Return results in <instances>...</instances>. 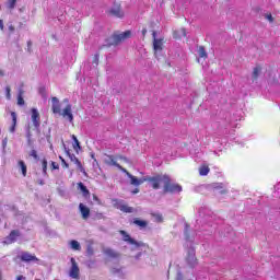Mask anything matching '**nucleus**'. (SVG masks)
I'll list each match as a JSON object with an SVG mask.
<instances>
[{
  "mask_svg": "<svg viewBox=\"0 0 280 280\" xmlns=\"http://www.w3.org/2000/svg\"><path fill=\"white\" fill-rule=\"evenodd\" d=\"M167 175L158 174L155 176H144V183H150L153 189H161V183L165 185Z\"/></svg>",
  "mask_w": 280,
  "mask_h": 280,
  "instance_id": "1",
  "label": "nucleus"
},
{
  "mask_svg": "<svg viewBox=\"0 0 280 280\" xmlns=\"http://www.w3.org/2000/svg\"><path fill=\"white\" fill-rule=\"evenodd\" d=\"M26 139H32V131L30 129L26 131Z\"/></svg>",
  "mask_w": 280,
  "mask_h": 280,
  "instance_id": "48",
  "label": "nucleus"
},
{
  "mask_svg": "<svg viewBox=\"0 0 280 280\" xmlns=\"http://www.w3.org/2000/svg\"><path fill=\"white\" fill-rule=\"evenodd\" d=\"M266 19H268L270 23H272V21H275V19L272 18V14H267Z\"/></svg>",
  "mask_w": 280,
  "mask_h": 280,
  "instance_id": "47",
  "label": "nucleus"
},
{
  "mask_svg": "<svg viewBox=\"0 0 280 280\" xmlns=\"http://www.w3.org/2000/svg\"><path fill=\"white\" fill-rule=\"evenodd\" d=\"M27 144H28V145H32V138H28V139H27Z\"/></svg>",
  "mask_w": 280,
  "mask_h": 280,
  "instance_id": "57",
  "label": "nucleus"
},
{
  "mask_svg": "<svg viewBox=\"0 0 280 280\" xmlns=\"http://www.w3.org/2000/svg\"><path fill=\"white\" fill-rule=\"evenodd\" d=\"M94 254H95V252L93 249V245H88V247H86V256L88 257H93Z\"/></svg>",
  "mask_w": 280,
  "mask_h": 280,
  "instance_id": "32",
  "label": "nucleus"
},
{
  "mask_svg": "<svg viewBox=\"0 0 280 280\" xmlns=\"http://www.w3.org/2000/svg\"><path fill=\"white\" fill-rule=\"evenodd\" d=\"M59 159H60L63 167H69V163H67V161H65V159L62 156H59Z\"/></svg>",
  "mask_w": 280,
  "mask_h": 280,
  "instance_id": "40",
  "label": "nucleus"
},
{
  "mask_svg": "<svg viewBox=\"0 0 280 280\" xmlns=\"http://www.w3.org/2000/svg\"><path fill=\"white\" fill-rule=\"evenodd\" d=\"M3 75H5V72H3V70L0 69V78H3Z\"/></svg>",
  "mask_w": 280,
  "mask_h": 280,
  "instance_id": "54",
  "label": "nucleus"
},
{
  "mask_svg": "<svg viewBox=\"0 0 280 280\" xmlns=\"http://www.w3.org/2000/svg\"><path fill=\"white\" fill-rule=\"evenodd\" d=\"M143 254L140 252V253H138L136 256H135V259H141V256H142Z\"/></svg>",
  "mask_w": 280,
  "mask_h": 280,
  "instance_id": "50",
  "label": "nucleus"
},
{
  "mask_svg": "<svg viewBox=\"0 0 280 280\" xmlns=\"http://www.w3.org/2000/svg\"><path fill=\"white\" fill-rule=\"evenodd\" d=\"M16 280H25V276H19Z\"/></svg>",
  "mask_w": 280,
  "mask_h": 280,
  "instance_id": "53",
  "label": "nucleus"
},
{
  "mask_svg": "<svg viewBox=\"0 0 280 280\" xmlns=\"http://www.w3.org/2000/svg\"><path fill=\"white\" fill-rule=\"evenodd\" d=\"M77 167L80 170V173H81V174H84L85 176H89V175L86 174V170H84V167L82 166V162H79V163L77 164Z\"/></svg>",
  "mask_w": 280,
  "mask_h": 280,
  "instance_id": "35",
  "label": "nucleus"
},
{
  "mask_svg": "<svg viewBox=\"0 0 280 280\" xmlns=\"http://www.w3.org/2000/svg\"><path fill=\"white\" fill-rule=\"evenodd\" d=\"M21 237V231L20 230H12L10 234L4 238L5 244H14Z\"/></svg>",
  "mask_w": 280,
  "mask_h": 280,
  "instance_id": "10",
  "label": "nucleus"
},
{
  "mask_svg": "<svg viewBox=\"0 0 280 280\" xmlns=\"http://www.w3.org/2000/svg\"><path fill=\"white\" fill-rule=\"evenodd\" d=\"M163 191L164 194H180V191H183V186L178 184H172V179L167 175L164 182Z\"/></svg>",
  "mask_w": 280,
  "mask_h": 280,
  "instance_id": "2",
  "label": "nucleus"
},
{
  "mask_svg": "<svg viewBox=\"0 0 280 280\" xmlns=\"http://www.w3.org/2000/svg\"><path fill=\"white\" fill-rule=\"evenodd\" d=\"M72 148L73 150H75V152H78V150H82V147L80 145V140H78V137H75V135H72Z\"/></svg>",
  "mask_w": 280,
  "mask_h": 280,
  "instance_id": "24",
  "label": "nucleus"
},
{
  "mask_svg": "<svg viewBox=\"0 0 280 280\" xmlns=\"http://www.w3.org/2000/svg\"><path fill=\"white\" fill-rule=\"evenodd\" d=\"M182 36H187V31L185 28L180 30Z\"/></svg>",
  "mask_w": 280,
  "mask_h": 280,
  "instance_id": "49",
  "label": "nucleus"
},
{
  "mask_svg": "<svg viewBox=\"0 0 280 280\" xmlns=\"http://www.w3.org/2000/svg\"><path fill=\"white\" fill-rule=\"evenodd\" d=\"M202 213H203L202 210H200V211H199V215H202Z\"/></svg>",
  "mask_w": 280,
  "mask_h": 280,
  "instance_id": "61",
  "label": "nucleus"
},
{
  "mask_svg": "<svg viewBox=\"0 0 280 280\" xmlns=\"http://www.w3.org/2000/svg\"><path fill=\"white\" fill-rule=\"evenodd\" d=\"M132 194H139V189L136 188V189L132 191Z\"/></svg>",
  "mask_w": 280,
  "mask_h": 280,
  "instance_id": "58",
  "label": "nucleus"
},
{
  "mask_svg": "<svg viewBox=\"0 0 280 280\" xmlns=\"http://www.w3.org/2000/svg\"><path fill=\"white\" fill-rule=\"evenodd\" d=\"M15 7H16V0H9L8 1L9 10H14Z\"/></svg>",
  "mask_w": 280,
  "mask_h": 280,
  "instance_id": "33",
  "label": "nucleus"
},
{
  "mask_svg": "<svg viewBox=\"0 0 280 280\" xmlns=\"http://www.w3.org/2000/svg\"><path fill=\"white\" fill-rule=\"evenodd\" d=\"M51 167L52 170H59L60 166L58 164H56V162H51Z\"/></svg>",
  "mask_w": 280,
  "mask_h": 280,
  "instance_id": "45",
  "label": "nucleus"
},
{
  "mask_svg": "<svg viewBox=\"0 0 280 280\" xmlns=\"http://www.w3.org/2000/svg\"><path fill=\"white\" fill-rule=\"evenodd\" d=\"M79 211L83 220H89V217L91 215V209H89V207H86L84 203H80Z\"/></svg>",
  "mask_w": 280,
  "mask_h": 280,
  "instance_id": "17",
  "label": "nucleus"
},
{
  "mask_svg": "<svg viewBox=\"0 0 280 280\" xmlns=\"http://www.w3.org/2000/svg\"><path fill=\"white\" fill-rule=\"evenodd\" d=\"M30 156H33V159H35V161H37L38 153L36 152V150H32L31 153H30Z\"/></svg>",
  "mask_w": 280,
  "mask_h": 280,
  "instance_id": "37",
  "label": "nucleus"
},
{
  "mask_svg": "<svg viewBox=\"0 0 280 280\" xmlns=\"http://www.w3.org/2000/svg\"><path fill=\"white\" fill-rule=\"evenodd\" d=\"M32 116L31 119L33 121L34 127L39 130L40 128V114L38 113V109L32 108Z\"/></svg>",
  "mask_w": 280,
  "mask_h": 280,
  "instance_id": "13",
  "label": "nucleus"
},
{
  "mask_svg": "<svg viewBox=\"0 0 280 280\" xmlns=\"http://www.w3.org/2000/svg\"><path fill=\"white\" fill-rule=\"evenodd\" d=\"M103 254L108 259H119L121 257V254H119V252H117L110 247L103 248Z\"/></svg>",
  "mask_w": 280,
  "mask_h": 280,
  "instance_id": "11",
  "label": "nucleus"
},
{
  "mask_svg": "<svg viewBox=\"0 0 280 280\" xmlns=\"http://www.w3.org/2000/svg\"><path fill=\"white\" fill-rule=\"evenodd\" d=\"M118 170H120V172H122L124 174H126V176H128V174H130V172H128V170L124 168L121 165L116 166Z\"/></svg>",
  "mask_w": 280,
  "mask_h": 280,
  "instance_id": "38",
  "label": "nucleus"
},
{
  "mask_svg": "<svg viewBox=\"0 0 280 280\" xmlns=\"http://www.w3.org/2000/svg\"><path fill=\"white\" fill-rule=\"evenodd\" d=\"M104 161H105L106 165H110L113 167H119V163H117V161H115V156H113V155H106Z\"/></svg>",
  "mask_w": 280,
  "mask_h": 280,
  "instance_id": "20",
  "label": "nucleus"
},
{
  "mask_svg": "<svg viewBox=\"0 0 280 280\" xmlns=\"http://www.w3.org/2000/svg\"><path fill=\"white\" fill-rule=\"evenodd\" d=\"M62 145H63V150H65L67 156H69L70 161L72 163H75V165H78V163H80V160L75 156V154L71 153L69 148H67V144H65V142H62Z\"/></svg>",
  "mask_w": 280,
  "mask_h": 280,
  "instance_id": "19",
  "label": "nucleus"
},
{
  "mask_svg": "<svg viewBox=\"0 0 280 280\" xmlns=\"http://www.w3.org/2000/svg\"><path fill=\"white\" fill-rule=\"evenodd\" d=\"M18 105L19 106H25V100H23V90H19L18 94Z\"/></svg>",
  "mask_w": 280,
  "mask_h": 280,
  "instance_id": "28",
  "label": "nucleus"
},
{
  "mask_svg": "<svg viewBox=\"0 0 280 280\" xmlns=\"http://www.w3.org/2000/svg\"><path fill=\"white\" fill-rule=\"evenodd\" d=\"M148 34V28L142 30V36H145Z\"/></svg>",
  "mask_w": 280,
  "mask_h": 280,
  "instance_id": "51",
  "label": "nucleus"
},
{
  "mask_svg": "<svg viewBox=\"0 0 280 280\" xmlns=\"http://www.w3.org/2000/svg\"><path fill=\"white\" fill-rule=\"evenodd\" d=\"M212 189H214L215 191H219V194H221L222 196L224 194H229V190L225 188L224 184L222 183H213L211 185Z\"/></svg>",
  "mask_w": 280,
  "mask_h": 280,
  "instance_id": "18",
  "label": "nucleus"
},
{
  "mask_svg": "<svg viewBox=\"0 0 280 280\" xmlns=\"http://www.w3.org/2000/svg\"><path fill=\"white\" fill-rule=\"evenodd\" d=\"M198 56L199 58H203V59L208 58L207 50H205V46H200L198 48Z\"/></svg>",
  "mask_w": 280,
  "mask_h": 280,
  "instance_id": "29",
  "label": "nucleus"
},
{
  "mask_svg": "<svg viewBox=\"0 0 280 280\" xmlns=\"http://www.w3.org/2000/svg\"><path fill=\"white\" fill-rule=\"evenodd\" d=\"M0 30H3V20H0Z\"/></svg>",
  "mask_w": 280,
  "mask_h": 280,
  "instance_id": "55",
  "label": "nucleus"
},
{
  "mask_svg": "<svg viewBox=\"0 0 280 280\" xmlns=\"http://www.w3.org/2000/svg\"><path fill=\"white\" fill-rule=\"evenodd\" d=\"M112 272L113 275H119V272H121V268H113Z\"/></svg>",
  "mask_w": 280,
  "mask_h": 280,
  "instance_id": "41",
  "label": "nucleus"
},
{
  "mask_svg": "<svg viewBox=\"0 0 280 280\" xmlns=\"http://www.w3.org/2000/svg\"><path fill=\"white\" fill-rule=\"evenodd\" d=\"M127 176L130 178V185H133V187H139L140 185H143V183H145V177L137 178L130 173H127Z\"/></svg>",
  "mask_w": 280,
  "mask_h": 280,
  "instance_id": "16",
  "label": "nucleus"
},
{
  "mask_svg": "<svg viewBox=\"0 0 280 280\" xmlns=\"http://www.w3.org/2000/svg\"><path fill=\"white\" fill-rule=\"evenodd\" d=\"M11 117H12V126L10 127L9 131L16 132V113L12 112Z\"/></svg>",
  "mask_w": 280,
  "mask_h": 280,
  "instance_id": "23",
  "label": "nucleus"
},
{
  "mask_svg": "<svg viewBox=\"0 0 280 280\" xmlns=\"http://www.w3.org/2000/svg\"><path fill=\"white\" fill-rule=\"evenodd\" d=\"M112 16H116V19H124V10H121V4L114 2L113 7L108 11Z\"/></svg>",
  "mask_w": 280,
  "mask_h": 280,
  "instance_id": "7",
  "label": "nucleus"
},
{
  "mask_svg": "<svg viewBox=\"0 0 280 280\" xmlns=\"http://www.w3.org/2000/svg\"><path fill=\"white\" fill-rule=\"evenodd\" d=\"M2 148H3V150H5V148H8V138H4L2 140Z\"/></svg>",
  "mask_w": 280,
  "mask_h": 280,
  "instance_id": "42",
  "label": "nucleus"
},
{
  "mask_svg": "<svg viewBox=\"0 0 280 280\" xmlns=\"http://www.w3.org/2000/svg\"><path fill=\"white\" fill-rule=\"evenodd\" d=\"M184 235H185L187 242H191V238L189 237V224H187V223L185 224Z\"/></svg>",
  "mask_w": 280,
  "mask_h": 280,
  "instance_id": "31",
  "label": "nucleus"
},
{
  "mask_svg": "<svg viewBox=\"0 0 280 280\" xmlns=\"http://www.w3.org/2000/svg\"><path fill=\"white\" fill-rule=\"evenodd\" d=\"M133 224H136V226H140V229H145V226H148V221L133 219Z\"/></svg>",
  "mask_w": 280,
  "mask_h": 280,
  "instance_id": "27",
  "label": "nucleus"
},
{
  "mask_svg": "<svg viewBox=\"0 0 280 280\" xmlns=\"http://www.w3.org/2000/svg\"><path fill=\"white\" fill-rule=\"evenodd\" d=\"M11 91H12V90L10 89L9 85L5 86V97H7V100H12Z\"/></svg>",
  "mask_w": 280,
  "mask_h": 280,
  "instance_id": "34",
  "label": "nucleus"
},
{
  "mask_svg": "<svg viewBox=\"0 0 280 280\" xmlns=\"http://www.w3.org/2000/svg\"><path fill=\"white\" fill-rule=\"evenodd\" d=\"M51 110L54 113V115H59V113L62 112L61 109V105H60V100H58V97L54 96L51 97Z\"/></svg>",
  "mask_w": 280,
  "mask_h": 280,
  "instance_id": "15",
  "label": "nucleus"
},
{
  "mask_svg": "<svg viewBox=\"0 0 280 280\" xmlns=\"http://www.w3.org/2000/svg\"><path fill=\"white\" fill-rule=\"evenodd\" d=\"M27 45H28V47H31L32 46V42H28Z\"/></svg>",
  "mask_w": 280,
  "mask_h": 280,
  "instance_id": "60",
  "label": "nucleus"
},
{
  "mask_svg": "<svg viewBox=\"0 0 280 280\" xmlns=\"http://www.w3.org/2000/svg\"><path fill=\"white\" fill-rule=\"evenodd\" d=\"M154 215V218H155V220H156V222H163V215L162 214H153Z\"/></svg>",
  "mask_w": 280,
  "mask_h": 280,
  "instance_id": "39",
  "label": "nucleus"
},
{
  "mask_svg": "<svg viewBox=\"0 0 280 280\" xmlns=\"http://www.w3.org/2000/svg\"><path fill=\"white\" fill-rule=\"evenodd\" d=\"M1 277H3V276L1 275V270H0V278H1Z\"/></svg>",
  "mask_w": 280,
  "mask_h": 280,
  "instance_id": "62",
  "label": "nucleus"
},
{
  "mask_svg": "<svg viewBox=\"0 0 280 280\" xmlns=\"http://www.w3.org/2000/svg\"><path fill=\"white\" fill-rule=\"evenodd\" d=\"M154 51H163V39L156 38V32L152 33Z\"/></svg>",
  "mask_w": 280,
  "mask_h": 280,
  "instance_id": "14",
  "label": "nucleus"
},
{
  "mask_svg": "<svg viewBox=\"0 0 280 280\" xmlns=\"http://www.w3.org/2000/svg\"><path fill=\"white\" fill-rule=\"evenodd\" d=\"M0 280H3V277H1Z\"/></svg>",
  "mask_w": 280,
  "mask_h": 280,
  "instance_id": "63",
  "label": "nucleus"
},
{
  "mask_svg": "<svg viewBox=\"0 0 280 280\" xmlns=\"http://www.w3.org/2000/svg\"><path fill=\"white\" fill-rule=\"evenodd\" d=\"M114 207L115 209H119V211H122V213H135V208L129 207L128 205L124 203L121 200H114Z\"/></svg>",
  "mask_w": 280,
  "mask_h": 280,
  "instance_id": "5",
  "label": "nucleus"
},
{
  "mask_svg": "<svg viewBox=\"0 0 280 280\" xmlns=\"http://www.w3.org/2000/svg\"><path fill=\"white\" fill-rule=\"evenodd\" d=\"M9 31L14 32V26H13V25H10V26H9Z\"/></svg>",
  "mask_w": 280,
  "mask_h": 280,
  "instance_id": "56",
  "label": "nucleus"
},
{
  "mask_svg": "<svg viewBox=\"0 0 280 280\" xmlns=\"http://www.w3.org/2000/svg\"><path fill=\"white\" fill-rule=\"evenodd\" d=\"M186 260L190 268H195V266L198 264V259L196 258V249L194 247L188 249Z\"/></svg>",
  "mask_w": 280,
  "mask_h": 280,
  "instance_id": "8",
  "label": "nucleus"
},
{
  "mask_svg": "<svg viewBox=\"0 0 280 280\" xmlns=\"http://www.w3.org/2000/svg\"><path fill=\"white\" fill-rule=\"evenodd\" d=\"M42 167L44 176H47V160H43Z\"/></svg>",
  "mask_w": 280,
  "mask_h": 280,
  "instance_id": "36",
  "label": "nucleus"
},
{
  "mask_svg": "<svg viewBox=\"0 0 280 280\" xmlns=\"http://www.w3.org/2000/svg\"><path fill=\"white\" fill-rule=\"evenodd\" d=\"M71 269H70V277L71 279H78L80 277V267H78V262L75 258H71Z\"/></svg>",
  "mask_w": 280,
  "mask_h": 280,
  "instance_id": "12",
  "label": "nucleus"
},
{
  "mask_svg": "<svg viewBox=\"0 0 280 280\" xmlns=\"http://www.w3.org/2000/svg\"><path fill=\"white\" fill-rule=\"evenodd\" d=\"M93 62H94V65H98V62H100V55H95L94 56Z\"/></svg>",
  "mask_w": 280,
  "mask_h": 280,
  "instance_id": "43",
  "label": "nucleus"
},
{
  "mask_svg": "<svg viewBox=\"0 0 280 280\" xmlns=\"http://www.w3.org/2000/svg\"><path fill=\"white\" fill-rule=\"evenodd\" d=\"M78 189L82 191L84 198H89V196H91V191H89V188L84 186V183H78Z\"/></svg>",
  "mask_w": 280,
  "mask_h": 280,
  "instance_id": "22",
  "label": "nucleus"
},
{
  "mask_svg": "<svg viewBox=\"0 0 280 280\" xmlns=\"http://www.w3.org/2000/svg\"><path fill=\"white\" fill-rule=\"evenodd\" d=\"M259 75H261V66H256L252 73L253 82H257V80L259 79Z\"/></svg>",
  "mask_w": 280,
  "mask_h": 280,
  "instance_id": "21",
  "label": "nucleus"
},
{
  "mask_svg": "<svg viewBox=\"0 0 280 280\" xmlns=\"http://www.w3.org/2000/svg\"><path fill=\"white\" fill-rule=\"evenodd\" d=\"M70 248L72 250H82V246L80 245V242L73 240V241H70Z\"/></svg>",
  "mask_w": 280,
  "mask_h": 280,
  "instance_id": "26",
  "label": "nucleus"
},
{
  "mask_svg": "<svg viewBox=\"0 0 280 280\" xmlns=\"http://www.w3.org/2000/svg\"><path fill=\"white\" fill-rule=\"evenodd\" d=\"M20 259L24 264H32V261L38 264L39 261L38 257H36V255L34 254H31L30 252H22L20 255Z\"/></svg>",
  "mask_w": 280,
  "mask_h": 280,
  "instance_id": "6",
  "label": "nucleus"
},
{
  "mask_svg": "<svg viewBox=\"0 0 280 280\" xmlns=\"http://www.w3.org/2000/svg\"><path fill=\"white\" fill-rule=\"evenodd\" d=\"M176 280H183V272L177 271Z\"/></svg>",
  "mask_w": 280,
  "mask_h": 280,
  "instance_id": "46",
  "label": "nucleus"
},
{
  "mask_svg": "<svg viewBox=\"0 0 280 280\" xmlns=\"http://www.w3.org/2000/svg\"><path fill=\"white\" fill-rule=\"evenodd\" d=\"M117 159H119L120 161H125L126 163H128V158L124 156V155H117Z\"/></svg>",
  "mask_w": 280,
  "mask_h": 280,
  "instance_id": "44",
  "label": "nucleus"
},
{
  "mask_svg": "<svg viewBox=\"0 0 280 280\" xmlns=\"http://www.w3.org/2000/svg\"><path fill=\"white\" fill-rule=\"evenodd\" d=\"M18 165L21 168L22 175L27 176V165H25V162L21 160L19 161Z\"/></svg>",
  "mask_w": 280,
  "mask_h": 280,
  "instance_id": "25",
  "label": "nucleus"
},
{
  "mask_svg": "<svg viewBox=\"0 0 280 280\" xmlns=\"http://www.w3.org/2000/svg\"><path fill=\"white\" fill-rule=\"evenodd\" d=\"M131 32L130 31H126L124 33L120 34H114L112 37H109V43L107 45H104V47H110L113 45H119V43H121L122 40H126V38H130L131 36Z\"/></svg>",
  "mask_w": 280,
  "mask_h": 280,
  "instance_id": "3",
  "label": "nucleus"
},
{
  "mask_svg": "<svg viewBox=\"0 0 280 280\" xmlns=\"http://www.w3.org/2000/svg\"><path fill=\"white\" fill-rule=\"evenodd\" d=\"M209 172H210L209 166H201V167L199 168V174H200V176H207V175L209 174Z\"/></svg>",
  "mask_w": 280,
  "mask_h": 280,
  "instance_id": "30",
  "label": "nucleus"
},
{
  "mask_svg": "<svg viewBox=\"0 0 280 280\" xmlns=\"http://www.w3.org/2000/svg\"><path fill=\"white\" fill-rule=\"evenodd\" d=\"M60 117H63V119H67L70 124H73V112L71 104H68L60 113Z\"/></svg>",
  "mask_w": 280,
  "mask_h": 280,
  "instance_id": "9",
  "label": "nucleus"
},
{
  "mask_svg": "<svg viewBox=\"0 0 280 280\" xmlns=\"http://www.w3.org/2000/svg\"><path fill=\"white\" fill-rule=\"evenodd\" d=\"M91 159H95V153H92V154H91Z\"/></svg>",
  "mask_w": 280,
  "mask_h": 280,
  "instance_id": "59",
  "label": "nucleus"
},
{
  "mask_svg": "<svg viewBox=\"0 0 280 280\" xmlns=\"http://www.w3.org/2000/svg\"><path fill=\"white\" fill-rule=\"evenodd\" d=\"M120 235L122 237V242H126L127 244H130L132 247V250H137V248H141V246H143V242H138L135 238L130 237V234H128V232L121 230Z\"/></svg>",
  "mask_w": 280,
  "mask_h": 280,
  "instance_id": "4",
  "label": "nucleus"
},
{
  "mask_svg": "<svg viewBox=\"0 0 280 280\" xmlns=\"http://www.w3.org/2000/svg\"><path fill=\"white\" fill-rule=\"evenodd\" d=\"M37 183H38V185H45V180H43V179H38Z\"/></svg>",
  "mask_w": 280,
  "mask_h": 280,
  "instance_id": "52",
  "label": "nucleus"
}]
</instances>
